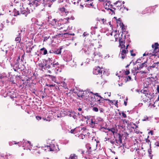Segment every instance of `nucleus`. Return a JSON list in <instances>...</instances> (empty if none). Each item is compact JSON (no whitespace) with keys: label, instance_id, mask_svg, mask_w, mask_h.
I'll return each instance as SVG.
<instances>
[{"label":"nucleus","instance_id":"nucleus-38","mask_svg":"<svg viewBox=\"0 0 159 159\" xmlns=\"http://www.w3.org/2000/svg\"><path fill=\"white\" fill-rule=\"evenodd\" d=\"M149 138V136H148V137L147 139H146V143H147L148 144H149L150 145V147H151V143H150V141L149 139H148V138Z\"/></svg>","mask_w":159,"mask_h":159},{"label":"nucleus","instance_id":"nucleus-27","mask_svg":"<svg viewBox=\"0 0 159 159\" xmlns=\"http://www.w3.org/2000/svg\"><path fill=\"white\" fill-rule=\"evenodd\" d=\"M139 73V72L137 71L136 72L134 70H131V74H133V75L134 76V79L136 80V75L138 73Z\"/></svg>","mask_w":159,"mask_h":159},{"label":"nucleus","instance_id":"nucleus-16","mask_svg":"<svg viewBox=\"0 0 159 159\" xmlns=\"http://www.w3.org/2000/svg\"><path fill=\"white\" fill-rule=\"evenodd\" d=\"M140 70L143 68L144 67H146L147 66V61H144V62H143L142 64H139L138 65Z\"/></svg>","mask_w":159,"mask_h":159},{"label":"nucleus","instance_id":"nucleus-30","mask_svg":"<svg viewBox=\"0 0 159 159\" xmlns=\"http://www.w3.org/2000/svg\"><path fill=\"white\" fill-rule=\"evenodd\" d=\"M150 119V118L148 117L147 116H145L142 119V120L143 121H146L149 120Z\"/></svg>","mask_w":159,"mask_h":159},{"label":"nucleus","instance_id":"nucleus-46","mask_svg":"<svg viewBox=\"0 0 159 159\" xmlns=\"http://www.w3.org/2000/svg\"><path fill=\"white\" fill-rule=\"evenodd\" d=\"M96 102L98 103L100 105H102L103 104V103L102 101H101L100 100H98L96 101Z\"/></svg>","mask_w":159,"mask_h":159},{"label":"nucleus","instance_id":"nucleus-32","mask_svg":"<svg viewBox=\"0 0 159 159\" xmlns=\"http://www.w3.org/2000/svg\"><path fill=\"white\" fill-rule=\"evenodd\" d=\"M9 145L10 146H11L13 144H18L19 145V144H20V142H18L17 143H16L15 141H12V142H9Z\"/></svg>","mask_w":159,"mask_h":159},{"label":"nucleus","instance_id":"nucleus-5","mask_svg":"<svg viewBox=\"0 0 159 159\" xmlns=\"http://www.w3.org/2000/svg\"><path fill=\"white\" fill-rule=\"evenodd\" d=\"M128 50H126L125 49H121L120 52L119 54V57L120 58L123 59L126 56V54L128 53Z\"/></svg>","mask_w":159,"mask_h":159},{"label":"nucleus","instance_id":"nucleus-61","mask_svg":"<svg viewBox=\"0 0 159 159\" xmlns=\"http://www.w3.org/2000/svg\"><path fill=\"white\" fill-rule=\"evenodd\" d=\"M125 75H127L129 74L130 72L129 70H127L125 71Z\"/></svg>","mask_w":159,"mask_h":159},{"label":"nucleus","instance_id":"nucleus-64","mask_svg":"<svg viewBox=\"0 0 159 159\" xmlns=\"http://www.w3.org/2000/svg\"><path fill=\"white\" fill-rule=\"evenodd\" d=\"M36 119L38 120H39L41 119V117L39 116H36Z\"/></svg>","mask_w":159,"mask_h":159},{"label":"nucleus","instance_id":"nucleus-25","mask_svg":"<svg viewBox=\"0 0 159 159\" xmlns=\"http://www.w3.org/2000/svg\"><path fill=\"white\" fill-rule=\"evenodd\" d=\"M86 148L88 150L86 151V153L88 154H91L92 152V150L91 149V147L90 146H86Z\"/></svg>","mask_w":159,"mask_h":159},{"label":"nucleus","instance_id":"nucleus-44","mask_svg":"<svg viewBox=\"0 0 159 159\" xmlns=\"http://www.w3.org/2000/svg\"><path fill=\"white\" fill-rule=\"evenodd\" d=\"M87 92H88V93H89L90 92V93L93 94H94V95H96V96H98L99 97V96H100V95H99L98 94V93H94L92 92H90V91L89 92L88 91Z\"/></svg>","mask_w":159,"mask_h":159},{"label":"nucleus","instance_id":"nucleus-50","mask_svg":"<svg viewBox=\"0 0 159 159\" xmlns=\"http://www.w3.org/2000/svg\"><path fill=\"white\" fill-rule=\"evenodd\" d=\"M122 120L124 123H125L127 125L129 124V121L128 120H127L125 119H123V120Z\"/></svg>","mask_w":159,"mask_h":159},{"label":"nucleus","instance_id":"nucleus-17","mask_svg":"<svg viewBox=\"0 0 159 159\" xmlns=\"http://www.w3.org/2000/svg\"><path fill=\"white\" fill-rule=\"evenodd\" d=\"M50 147L49 149H50V151H55L57 150V149L56 148V147L53 144H49Z\"/></svg>","mask_w":159,"mask_h":159},{"label":"nucleus","instance_id":"nucleus-21","mask_svg":"<svg viewBox=\"0 0 159 159\" xmlns=\"http://www.w3.org/2000/svg\"><path fill=\"white\" fill-rule=\"evenodd\" d=\"M103 119L101 117H98L95 120L96 124H98L100 122L103 121Z\"/></svg>","mask_w":159,"mask_h":159},{"label":"nucleus","instance_id":"nucleus-43","mask_svg":"<svg viewBox=\"0 0 159 159\" xmlns=\"http://www.w3.org/2000/svg\"><path fill=\"white\" fill-rule=\"evenodd\" d=\"M27 52L28 53H30L32 50V48H31L30 47L27 48Z\"/></svg>","mask_w":159,"mask_h":159},{"label":"nucleus","instance_id":"nucleus-24","mask_svg":"<svg viewBox=\"0 0 159 159\" xmlns=\"http://www.w3.org/2000/svg\"><path fill=\"white\" fill-rule=\"evenodd\" d=\"M50 78L52 81L55 82L56 83H58V82L56 80V77L51 75H49Z\"/></svg>","mask_w":159,"mask_h":159},{"label":"nucleus","instance_id":"nucleus-20","mask_svg":"<svg viewBox=\"0 0 159 159\" xmlns=\"http://www.w3.org/2000/svg\"><path fill=\"white\" fill-rule=\"evenodd\" d=\"M62 48L61 47H60L57 49L54 50V53L57 54H61Z\"/></svg>","mask_w":159,"mask_h":159},{"label":"nucleus","instance_id":"nucleus-41","mask_svg":"<svg viewBox=\"0 0 159 159\" xmlns=\"http://www.w3.org/2000/svg\"><path fill=\"white\" fill-rule=\"evenodd\" d=\"M84 5H85V6L86 7H90L91 6H93V2L90 4H87L86 5L84 4Z\"/></svg>","mask_w":159,"mask_h":159},{"label":"nucleus","instance_id":"nucleus-12","mask_svg":"<svg viewBox=\"0 0 159 159\" xmlns=\"http://www.w3.org/2000/svg\"><path fill=\"white\" fill-rule=\"evenodd\" d=\"M87 93V91H81L80 92H78L77 93V95L79 97H81L83 98H85L86 97V94Z\"/></svg>","mask_w":159,"mask_h":159},{"label":"nucleus","instance_id":"nucleus-60","mask_svg":"<svg viewBox=\"0 0 159 159\" xmlns=\"http://www.w3.org/2000/svg\"><path fill=\"white\" fill-rule=\"evenodd\" d=\"M46 85L48 87H53V86H54L55 85V84L53 85V84H46Z\"/></svg>","mask_w":159,"mask_h":159},{"label":"nucleus","instance_id":"nucleus-49","mask_svg":"<svg viewBox=\"0 0 159 159\" xmlns=\"http://www.w3.org/2000/svg\"><path fill=\"white\" fill-rule=\"evenodd\" d=\"M108 129L109 131H111L113 134L115 133V129L114 128H111V129L108 128V129Z\"/></svg>","mask_w":159,"mask_h":159},{"label":"nucleus","instance_id":"nucleus-22","mask_svg":"<svg viewBox=\"0 0 159 159\" xmlns=\"http://www.w3.org/2000/svg\"><path fill=\"white\" fill-rule=\"evenodd\" d=\"M76 129V133H77L78 132H80L81 130H83V131H85L86 130V129L84 127H78L75 128Z\"/></svg>","mask_w":159,"mask_h":159},{"label":"nucleus","instance_id":"nucleus-2","mask_svg":"<svg viewBox=\"0 0 159 159\" xmlns=\"http://www.w3.org/2000/svg\"><path fill=\"white\" fill-rule=\"evenodd\" d=\"M105 71L102 68H100L99 66L95 67L93 69V73L95 75H102V72L104 73Z\"/></svg>","mask_w":159,"mask_h":159},{"label":"nucleus","instance_id":"nucleus-8","mask_svg":"<svg viewBox=\"0 0 159 159\" xmlns=\"http://www.w3.org/2000/svg\"><path fill=\"white\" fill-rule=\"evenodd\" d=\"M104 6L105 9L107 10H109L110 8L116 9V8L113 7V6L112 4H111V2L110 1H107V2H105Z\"/></svg>","mask_w":159,"mask_h":159},{"label":"nucleus","instance_id":"nucleus-36","mask_svg":"<svg viewBox=\"0 0 159 159\" xmlns=\"http://www.w3.org/2000/svg\"><path fill=\"white\" fill-rule=\"evenodd\" d=\"M85 135H86V134L84 135L81 134L78 137L80 139H83L85 138Z\"/></svg>","mask_w":159,"mask_h":159},{"label":"nucleus","instance_id":"nucleus-34","mask_svg":"<svg viewBox=\"0 0 159 159\" xmlns=\"http://www.w3.org/2000/svg\"><path fill=\"white\" fill-rule=\"evenodd\" d=\"M154 69V68H153L152 65L151 66H148L147 68V69L149 71H152V70H153Z\"/></svg>","mask_w":159,"mask_h":159},{"label":"nucleus","instance_id":"nucleus-9","mask_svg":"<svg viewBox=\"0 0 159 159\" xmlns=\"http://www.w3.org/2000/svg\"><path fill=\"white\" fill-rule=\"evenodd\" d=\"M40 3L41 4L44 6H48L49 7H50L51 5H50V2L49 0H40Z\"/></svg>","mask_w":159,"mask_h":159},{"label":"nucleus","instance_id":"nucleus-40","mask_svg":"<svg viewBox=\"0 0 159 159\" xmlns=\"http://www.w3.org/2000/svg\"><path fill=\"white\" fill-rule=\"evenodd\" d=\"M84 5H85V6L86 7H90L91 6H93V2L90 4H87L86 5L84 4Z\"/></svg>","mask_w":159,"mask_h":159},{"label":"nucleus","instance_id":"nucleus-45","mask_svg":"<svg viewBox=\"0 0 159 159\" xmlns=\"http://www.w3.org/2000/svg\"><path fill=\"white\" fill-rule=\"evenodd\" d=\"M93 110L95 112H98V108L96 107H93L92 108Z\"/></svg>","mask_w":159,"mask_h":159},{"label":"nucleus","instance_id":"nucleus-13","mask_svg":"<svg viewBox=\"0 0 159 159\" xmlns=\"http://www.w3.org/2000/svg\"><path fill=\"white\" fill-rule=\"evenodd\" d=\"M101 57V54L99 52H95L93 53V60H98Z\"/></svg>","mask_w":159,"mask_h":159},{"label":"nucleus","instance_id":"nucleus-28","mask_svg":"<svg viewBox=\"0 0 159 159\" xmlns=\"http://www.w3.org/2000/svg\"><path fill=\"white\" fill-rule=\"evenodd\" d=\"M120 27H122V33L123 32H125L126 31V29L124 27V25L123 23H120Z\"/></svg>","mask_w":159,"mask_h":159},{"label":"nucleus","instance_id":"nucleus-14","mask_svg":"<svg viewBox=\"0 0 159 159\" xmlns=\"http://www.w3.org/2000/svg\"><path fill=\"white\" fill-rule=\"evenodd\" d=\"M125 40H124L122 38H119V42L120 43V46H121V49L124 48H125Z\"/></svg>","mask_w":159,"mask_h":159},{"label":"nucleus","instance_id":"nucleus-10","mask_svg":"<svg viewBox=\"0 0 159 159\" xmlns=\"http://www.w3.org/2000/svg\"><path fill=\"white\" fill-rule=\"evenodd\" d=\"M60 66V65L58 63V62H56L55 61V59H54V62L52 65H51V66L50 69L53 70L56 69L57 70H58V69L59 67Z\"/></svg>","mask_w":159,"mask_h":159},{"label":"nucleus","instance_id":"nucleus-1","mask_svg":"<svg viewBox=\"0 0 159 159\" xmlns=\"http://www.w3.org/2000/svg\"><path fill=\"white\" fill-rule=\"evenodd\" d=\"M20 144H19V147L22 146L23 147L27 148L26 149H29L30 150V148L32 146L30 142L26 141L23 139V141L20 142Z\"/></svg>","mask_w":159,"mask_h":159},{"label":"nucleus","instance_id":"nucleus-57","mask_svg":"<svg viewBox=\"0 0 159 159\" xmlns=\"http://www.w3.org/2000/svg\"><path fill=\"white\" fill-rule=\"evenodd\" d=\"M134 68V70L135 71H136L137 70H140V69L138 66H137V67H135Z\"/></svg>","mask_w":159,"mask_h":159},{"label":"nucleus","instance_id":"nucleus-63","mask_svg":"<svg viewBox=\"0 0 159 159\" xmlns=\"http://www.w3.org/2000/svg\"><path fill=\"white\" fill-rule=\"evenodd\" d=\"M3 25L1 23L0 24V31L2 30L3 28Z\"/></svg>","mask_w":159,"mask_h":159},{"label":"nucleus","instance_id":"nucleus-53","mask_svg":"<svg viewBox=\"0 0 159 159\" xmlns=\"http://www.w3.org/2000/svg\"><path fill=\"white\" fill-rule=\"evenodd\" d=\"M116 22L118 24H119V23H120V22L121 23H122L121 22V19H120V18L118 19H116ZM120 24V23H119V24Z\"/></svg>","mask_w":159,"mask_h":159},{"label":"nucleus","instance_id":"nucleus-37","mask_svg":"<svg viewBox=\"0 0 159 159\" xmlns=\"http://www.w3.org/2000/svg\"><path fill=\"white\" fill-rule=\"evenodd\" d=\"M49 148H50V147L49 144L47 145V146H45V148L44 149L45 151L47 150L48 151H50V149H49Z\"/></svg>","mask_w":159,"mask_h":159},{"label":"nucleus","instance_id":"nucleus-23","mask_svg":"<svg viewBox=\"0 0 159 159\" xmlns=\"http://www.w3.org/2000/svg\"><path fill=\"white\" fill-rule=\"evenodd\" d=\"M152 65L154 69H157V70L159 69V62L154 63Z\"/></svg>","mask_w":159,"mask_h":159},{"label":"nucleus","instance_id":"nucleus-31","mask_svg":"<svg viewBox=\"0 0 159 159\" xmlns=\"http://www.w3.org/2000/svg\"><path fill=\"white\" fill-rule=\"evenodd\" d=\"M118 135L119 141L120 143H122V136L119 133L118 134Z\"/></svg>","mask_w":159,"mask_h":159},{"label":"nucleus","instance_id":"nucleus-33","mask_svg":"<svg viewBox=\"0 0 159 159\" xmlns=\"http://www.w3.org/2000/svg\"><path fill=\"white\" fill-rule=\"evenodd\" d=\"M16 42H17V43H20L21 41V39L20 37H16L15 39Z\"/></svg>","mask_w":159,"mask_h":159},{"label":"nucleus","instance_id":"nucleus-11","mask_svg":"<svg viewBox=\"0 0 159 159\" xmlns=\"http://www.w3.org/2000/svg\"><path fill=\"white\" fill-rule=\"evenodd\" d=\"M39 67L41 68V69L42 70L48 69L47 67L46 63L45 62V60L43 61L40 63L39 64Z\"/></svg>","mask_w":159,"mask_h":159},{"label":"nucleus","instance_id":"nucleus-48","mask_svg":"<svg viewBox=\"0 0 159 159\" xmlns=\"http://www.w3.org/2000/svg\"><path fill=\"white\" fill-rule=\"evenodd\" d=\"M141 92L142 93H143L144 94H148V93H147V91L145 90H142L141 91Z\"/></svg>","mask_w":159,"mask_h":159},{"label":"nucleus","instance_id":"nucleus-56","mask_svg":"<svg viewBox=\"0 0 159 159\" xmlns=\"http://www.w3.org/2000/svg\"><path fill=\"white\" fill-rule=\"evenodd\" d=\"M69 1V0H59V2H63L64 1H65L66 2H68Z\"/></svg>","mask_w":159,"mask_h":159},{"label":"nucleus","instance_id":"nucleus-55","mask_svg":"<svg viewBox=\"0 0 159 159\" xmlns=\"http://www.w3.org/2000/svg\"><path fill=\"white\" fill-rule=\"evenodd\" d=\"M43 120H45L46 121H49L51 120L50 119V118H49V117H48L47 119H46V118H43Z\"/></svg>","mask_w":159,"mask_h":159},{"label":"nucleus","instance_id":"nucleus-15","mask_svg":"<svg viewBox=\"0 0 159 159\" xmlns=\"http://www.w3.org/2000/svg\"><path fill=\"white\" fill-rule=\"evenodd\" d=\"M159 46V44L157 43H155L154 44L152 45V47L153 48H154L153 52L156 53L158 52L157 49H158V47Z\"/></svg>","mask_w":159,"mask_h":159},{"label":"nucleus","instance_id":"nucleus-62","mask_svg":"<svg viewBox=\"0 0 159 159\" xmlns=\"http://www.w3.org/2000/svg\"><path fill=\"white\" fill-rule=\"evenodd\" d=\"M99 98H100V99L99 100H100L101 101H102L104 100H105V99H106V98H104L103 97H102L101 96H99Z\"/></svg>","mask_w":159,"mask_h":159},{"label":"nucleus","instance_id":"nucleus-18","mask_svg":"<svg viewBox=\"0 0 159 159\" xmlns=\"http://www.w3.org/2000/svg\"><path fill=\"white\" fill-rule=\"evenodd\" d=\"M57 84H60V85L62 87H63L65 89H68L67 87V85L64 81H59L58 82V83H57Z\"/></svg>","mask_w":159,"mask_h":159},{"label":"nucleus","instance_id":"nucleus-54","mask_svg":"<svg viewBox=\"0 0 159 159\" xmlns=\"http://www.w3.org/2000/svg\"><path fill=\"white\" fill-rule=\"evenodd\" d=\"M16 15H15V16H17V15H20V14H21L20 13V12H19V11L16 10V11L15 12Z\"/></svg>","mask_w":159,"mask_h":159},{"label":"nucleus","instance_id":"nucleus-19","mask_svg":"<svg viewBox=\"0 0 159 159\" xmlns=\"http://www.w3.org/2000/svg\"><path fill=\"white\" fill-rule=\"evenodd\" d=\"M41 53L43 55H45L47 54V50L45 48H43L40 49Z\"/></svg>","mask_w":159,"mask_h":159},{"label":"nucleus","instance_id":"nucleus-3","mask_svg":"<svg viewBox=\"0 0 159 159\" xmlns=\"http://www.w3.org/2000/svg\"><path fill=\"white\" fill-rule=\"evenodd\" d=\"M20 10L21 14L25 15V16H26L29 14L30 13V11L28 7L25 8V7H20Z\"/></svg>","mask_w":159,"mask_h":159},{"label":"nucleus","instance_id":"nucleus-35","mask_svg":"<svg viewBox=\"0 0 159 159\" xmlns=\"http://www.w3.org/2000/svg\"><path fill=\"white\" fill-rule=\"evenodd\" d=\"M143 59V58L142 57L141 58L138 59L136 61V63H141V62H143V61H141V60L142 59Z\"/></svg>","mask_w":159,"mask_h":159},{"label":"nucleus","instance_id":"nucleus-52","mask_svg":"<svg viewBox=\"0 0 159 159\" xmlns=\"http://www.w3.org/2000/svg\"><path fill=\"white\" fill-rule=\"evenodd\" d=\"M105 100L106 101H108V102H109V103H111V104H113V103L112 101L110 100V99L107 98H106V99H105Z\"/></svg>","mask_w":159,"mask_h":159},{"label":"nucleus","instance_id":"nucleus-39","mask_svg":"<svg viewBox=\"0 0 159 159\" xmlns=\"http://www.w3.org/2000/svg\"><path fill=\"white\" fill-rule=\"evenodd\" d=\"M76 129L75 128L72 129L69 132L71 134H75V133H76Z\"/></svg>","mask_w":159,"mask_h":159},{"label":"nucleus","instance_id":"nucleus-6","mask_svg":"<svg viewBox=\"0 0 159 159\" xmlns=\"http://www.w3.org/2000/svg\"><path fill=\"white\" fill-rule=\"evenodd\" d=\"M10 62L11 66L12 67H13V69L15 71H17L18 70L20 69V68L19 66V62H15V64H13L10 61Z\"/></svg>","mask_w":159,"mask_h":159},{"label":"nucleus","instance_id":"nucleus-51","mask_svg":"<svg viewBox=\"0 0 159 159\" xmlns=\"http://www.w3.org/2000/svg\"><path fill=\"white\" fill-rule=\"evenodd\" d=\"M131 76H126V81H129L131 80Z\"/></svg>","mask_w":159,"mask_h":159},{"label":"nucleus","instance_id":"nucleus-59","mask_svg":"<svg viewBox=\"0 0 159 159\" xmlns=\"http://www.w3.org/2000/svg\"><path fill=\"white\" fill-rule=\"evenodd\" d=\"M100 130H101L102 131H104V129H106V128H105L101 126L100 127Z\"/></svg>","mask_w":159,"mask_h":159},{"label":"nucleus","instance_id":"nucleus-26","mask_svg":"<svg viewBox=\"0 0 159 159\" xmlns=\"http://www.w3.org/2000/svg\"><path fill=\"white\" fill-rule=\"evenodd\" d=\"M121 2L120 1H118L116 2L115 3H114V5H116V6L117 7H121L122 5L121 3Z\"/></svg>","mask_w":159,"mask_h":159},{"label":"nucleus","instance_id":"nucleus-7","mask_svg":"<svg viewBox=\"0 0 159 159\" xmlns=\"http://www.w3.org/2000/svg\"><path fill=\"white\" fill-rule=\"evenodd\" d=\"M29 4L31 6H34L37 7L41 5L40 3V0H34L33 1L30 2V1Z\"/></svg>","mask_w":159,"mask_h":159},{"label":"nucleus","instance_id":"nucleus-29","mask_svg":"<svg viewBox=\"0 0 159 159\" xmlns=\"http://www.w3.org/2000/svg\"><path fill=\"white\" fill-rule=\"evenodd\" d=\"M95 124H96V122H95V120L93 121V119H92L91 120V123H90V125L91 127L92 128H93L94 127Z\"/></svg>","mask_w":159,"mask_h":159},{"label":"nucleus","instance_id":"nucleus-58","mask_svg":"<svg viewBox=\"0 0 159 159\" xmlns=\"http://www.w3.org/2000/svg\"><path fill=\"white\" fill-rule=\"evenodd\" d=\"M121 114H122V116L124 118H126L127 117L126 114L124 112H122Z\"/></svg>","mask_w":159,"mask_h":159},{"label":"nucleus","instance_id":"nucleus-47","mask_svg":"<svg viewBox=\"0 0 159 159\" xmlns=\"http://www.w3.org/2000/svg\"><path fill=\"white\" fill-rule=\"evenodd\" d=\"M77 158V156L75 155L72 156V155H70V158L71 159H76Z\"/></svg>","mask_w":159,"mask_h":159},{"label":"nucleus","instance_id":"nucleus-42","mask_svg":"<svg viewBox=\"0 0 159 159\" xmlns=\"http://www.w3.org/2000/svg\"><path fill=\"white\" fill-rule=\"evenodd\" d=\"M84 5H85V6L86 7H90L91 6H93V2L90 4H87L86 5L84 4Z\"/></svg>","mask_w":159,"mask_h":159},{"label":"nucleus","instance_id":"nucleus-4","mask_svg":"<svg viewBox=\"0 0 159 159\" xmlns=\"http://www.w3.org/2000/svg\"><path fill=\"white\" fill-rule=\"evenodd\" d=\"M45 62L46 63L47 68L50 69L54 62V59L52 58H48V60H45Z\"/></svg>","mask_w":159,"mask_h":159}]
</instances>
